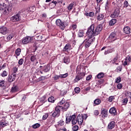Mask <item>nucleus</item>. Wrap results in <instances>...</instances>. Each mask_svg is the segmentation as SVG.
Returning a JSON list of instances; mask_svg holds the SVG:
<instances>
[{
  "label": "nucleus",
  "instance_id": "1",
  "mask_svg": "<svg viewBox=\"0 0 131 131\" xmlns=\"http://www.w3.org/2000/svg\"><path fill=\"white\" fill-rule=\"evenodd\" d=\"M102 29L103 26H102L101 25H99L96 27L94 24H93L89 27L86 33V37L87 38L84 40L83 43L80 45L79 49H82L83 47L82 46L83 43L85 45V48H89V47L92 45V42L95 40V38H92L99 34Z\"/></svg>",
  "mask_w": 131,
  "mask_h": 131
},
{
  "label": "nucleus",
  "instance_id": "2",
  "mask_svg": "<svg viewBox=\"0 0 131 131\" xmlns=\"http://www.w3.org/2000/svg\"><path fill=\"white\" fill-rule=\"evenodd\" d=\"M13 7L11 4H9L8 0L0 1V11L3 12L4 15H8L10 12H12Z\"/></svg>",
  "mask_w": 131,
  "mask_h": 131
},
{
  "label": "nucleus",
  "instance_id": "3",
  "mask_svg": "<svg viewBox=\"0 0 131 131\" xmlns=\"http://www.w3.org/2000/svg\"><path fill=\"white\" fill-rule=\"evenodd\" d=\"M56 23L57 26H59V28H60V29H62V30H64L65 29V28L67 27V26L69 25V21L66 20L62 22V21L60 19H57L56 20Z\"/></svg>",
  "mask_w": 131,
  "mask_h": 131
},
{
  "label": "nucleus",
  "instance_id": "4",
  "mask_svg": "<svg viewBox=\"0 0 131 131\" xmlns=\"http://www.w3.org/2000/svg\"><path fill=\"white\" fill-rule=\"evenodd\" d=\"M62 106H57L55 107V111L52 114L53 117H58L60 116V112L62 110Z\"/></svg>",
  "mask_w": 131,
  "mask_h": 131
},
{
  "label": "nucleus",
  "instance_id": "5",
  "mask_svg": "<svg viewBox=\"0 0 131 131\" xmlns=\"http://www.w3.org/2000/svg\"><path fill=\"white\" fill-rule=\"evenodd\" d=\"M21 20V16L18 13L16 15H14L13 16L11 17V21L12 22H17Z\"/></svg>",
  "mask_w": 131,
  "mask_h": 131
},
{
  "label": "nucleus",
  "instance_id": "6",
  "mask_svg": "<svg viewBox=\"0 0 131 131\" xmlns=\"http://www.w3.org/2000/svg\"><path fill=\"white\" fill-rule=\"evenodd\" d=\"M118 38V37L117 36V34L116 32H112L110 35L108 39L112 41H114V40H116Z\"/></svg>",
  "mask_w": 131,
  "mask_h": 131
},
{
  "label": "nucleus",
  "instance_id": "7",
  "mask_svg": "<svg viewBox=\"0 0 131 131\" xmlns=\"http://www.w3.org/2000/svg\"><path fill=\"white\" fill-rule=\"evenodd\" d=\"M32 41V38L31 37L27 36L23 39L22 42L24 45L29 43Z\"/></svg>",
  "mask_w": 131,
  "mask_h": 131
},
{
  "label": "nucleus",
  "instance_id": "8",
  "mask_svg": "<svg viewBox=\"0 0 131 131\" xmlns=\"http://www.w3.org/2000/svg\"><path fill=\"white\" fill-rule=\"evenodd\" d=\"M16 74H12L11 75H9L8 81L9 82H13L16 79Z\"/></svg>",
  "mask_w": 131,
  "mask_h": 131
},
{
  "label": "nucleus",
  "instance_id": "9",
  "mask_svg": "<svg viewBox=\"0 0 131 131\" xmlns=\"http://www.w3.org/2000/svg\"><path fill=\"white\" fill-rule=\"evenodd\" d=\"M119 9L117 8L115 10V12L111 15V18H117L118 16H119V13H120Z\"/></svg>",
  "mask_w": 131,
  "mask_h": 131
},
{
  "label": "nucleus",
  "instance_id": "10",
  "mask_svg": "<svg viewBox=\"0 0 131 131\" xmlns=\"http://www.w3.org/2000/svg\"><path fill=\"white\" fill-rule=\"evenodd\" d=\"M9 32V30L6 27H2L0 28V33L6 35Z\"/></svg>",
  "mask_w": 131,
  "mask_h": 131
},
{
  "label": "nucleus",
  "instance_id": "11",
  "mask_svg": "<svg viewBox=\"0 0 131 131\" xmlns=\"http://www.w3.org/2000/svg\"><path fill=\"white\" fill-rule=\"evenodd\" d=\"M84 76V74L82 73H80L79 75H78L76 76L75 79H74L75 82H77L78 81H79V80Z\"/></svg>",
  "mask_w": 131,
  "mask_h": 131
},
{
  "label": "nucleus",
  "instance_id": "12",
  "mask_svg": "<svg viewBox=\"0 0 131 131\" xmlns=\"http://www.w3.org/2000/svg\"><path fill=\"white\" fill-rule=\"evenodd\" d=\"M130 56H127L125 58V61H123V65H124V66H126V65H128V64H129V63L130 62Z\"/></svg>",
  "mask_w": 131,
  "mask_h": 131
},
{
  "label": "nucleus",
  "instance_id": "13",
  "mask_svg": "<svg viewBox=\"0 0 131 131\" xmlns=\"http://www.w3.org/2000/svg\"><path fill=\"white\" fill-rule=\"evenodd\" d=\"M77 121L79 124H82V123L83 122V116H82L80 115H78Z\"/></svg>",
  "mask_w": 131,
  "mask_h": 131
},
{
  "label": "nucleus",
  "instance_id": "14",
  "mask_svg": "<svg viewBox=\"0 0 131 131\" xmlns=\"http://www.w3.org/2000/svg\"><path fill=\"white\" fill-rule=\"evenodd\" d=\"M40 67L44 72H49L50 71V66L49 65L45 66L44 67L40 66Z\"/></svg>",
  "mask_w": 131,
  "mask_h": 131
},
{
  "label": "nucleus",
  "instance_id": "15",
  "mask_svg": "<svg viewBox=\"0 0 131 131\" xmlns=\"http://www.w3.org/2000/svg\"><path fill=\"white\" fill-rule=\"evenodd\" d=\"M70 50H71V46H70V44L68 43L63 48V51L64 52H67L68 51H70Z\"/></svg>",
  "mask_w": 131,
  "mask_h": 131
},
{
  "label": "nucleus",
  "instance_id": "16",
  "mask_svg": "<svg viewBox=\"0 0 131 131\" xmlns=\"http://www.w3.org/2000/svg\"><path fill=\"white\" fill-rule=\"evenodd\" d=\"M70 106V105L69 104V103L66 102V103H64L63 106H62V110H63V111H67V109L69 108Z\"/></svg>",
  "mask_w": 131,
  "mask_h": 131
},
{
  "label": "nucleus",
  "instance_id": "17",
  "mask_svg": "<svg viewBox=\"0 0 131 131\" xmlns=\"http://www.w3.org/2000/svg\"><path fill=\"white\" fill-rule=\"evenodd\" d=\"M114 126H115V122L112 121L108 124V128H109V129H112V128H114Z\"/></svg>",
  "mask_w": 131,
  "mask_h": 131
},
{
  "label": "nucleus",
  "instance_id": "18",
  "mask_svg": "<svg viewBox=\"0 0 131 131\" xmlns=\"http://www.w3.org/2000/svg\"><path fill=\"white\" fill-rule=\"evenodd\" d=\"M28 11V10H24L23 11H20L19 12H18L19 15L20 16H23V17H26V16H27V12Z\"/></svg>",
  "mask_w": 131,
  "mask_h": 131
},
{
  "label": "nucleus",
  "instance_id": "19",
  "mask_svg": "<svg viewBox=\"0 0 131 131\" xmlns=\"http://www.w3.org/2000/svg\"><path fill=\"white\" fill-rule=\"evenodd\" d=\"M124 32L126 34L130 33V28L129 27H126L124 28Z\"/></svg>",
  "mask_w": 131,
  "mask_h": 131
},
{
  "label": "nucleus",
  "instance_id": "20",
  "mask_svg": "<svg viewBox=\"0 0 131 131\" xmlns=\"http://www.w3.org/2000/svg\"><path fill=\"white\" fill-rule=\"evenodd\" d=\"M110 113L113 114V115H116V108L115 107H112L110 110Z\"/></svg>",
  "mask_w": 131,
  "mask_h": 131
},
{
  "label": "nucleus",
  "instance_id": "21",
  "mask_svg": "<svg viewBox=\"0 0 131 131\" xmlns=\"http://www.w3.org/2000/svg\"><path fill=\"white\" fill-rule=\"evenodd\" d=\"M63 62L66 64H69V63H70V58H69V57H64Z\"/></svg>",
  "mask_w": 131,
  "mask_h": 131
},
{
  "label": "nucleus",
  "instance_id": "22",
  "mask_svg": "<svg viewBox=\"0 0 131 131\" xmlns=\"http://www.w3.org/2000/svg\"><path fill=\"white\" fill-rule=\"evenodd\" d=\"M102 117H107L108 115H107V110L103 109L101 112Z\"/></svg>",
  "mask_w": 131,
  "mask_h": 131
},
{
  "label": "nucleus",
  "instance_id": "23",
  "mask_svg": "<svg viewBox=\"0 0 131 131\" xmlns=\"http://www.w3.org/2000/svg\"><path fill=\"white\" fill-rule=\"evenodd\" d=\"M105 76V74L103 72L99 73L97 75V77L98 79L103 78Z\"/></svg>",
  "mask_w": 131,
  "mask_h": 131
},
{
  "label": "nucleus",
  "instance_id": "24",
  "mask_svg": "<svg viewBox=\"0 0 131 131\" xmlns=\"http://www.w3.org/2000/svg\"><path fill=\"white\" fill-rule=\"evenodd\" d=\"M18 91V87L17 86H13L11 90V93H16Z\"/></svg>",
  "mask_w": 131,
  "mask_h": 131
},
{
  "label": "nucleus",
  "instance_id": "25",
  "mask_svg": "<svg viewBox=\"0 0 131 131\" xmlns=\"http://www.w3.org/2000/svg\"><path fill=\"white\" fill-rule=\"evenodd\" d=\"M104 19V15L100 14L97 16V19L98 21H101Z\"/></svg>",
  "mask_w": 131,
  "mask_h": 131
},
{
  "label": "nucleus",
  "instance_id": "26",
  "mask_svg": "<svg viewBox=\"0 0 131 131\" xmlns=\"http://www.w3.org/2000/svg\"><path fill=\"white\" fill-rule=\"evenodd\" d=\"M116 22H117L116 19H112V20H110L109 23V25H110V26H113V25H114V24H115Z\"/></svg>",
  "mask_w": 131,
  "mask_h": 131
},
{
  "label": "nucleus",
  "instance_id": "27",
  "mask_svg": "<svg viewBox=\"0 0 131 131\" xmlns=\"http://www.w3.org/2000/svg\"><path fill=\"white\" fill-rule=\"evenodd\" d=\"M37 59V56L36 55H33L31 57L30 60L31 62H34V61H36Z\"/></svg>",
  "mask_w": 131,
  "mask_h": 131
},
{
  "label": "nucleus",
  "instance_id": "28",
  "mask_svg": "<svg viewBox=\"0 0 131 131\" xmlns=\"http://www.w3.org/2000/svg\"><path fill=\"white\" fill-rule=\"evenodd\" d=\"M84 33H83V31L82 30H80L78 33V36L79 37H82L83 36V34Z\"/></svg>",
  "mask_w": 131,
  "mask_h": 131
},
{
  "label": "nucleus",
  "instance_id": "29",
  "mask_svg": "<svg viewBox=\"0 0 131 131\" xmlns=\"http://www.w3.org/2000/svg\"><path fill=\"white\" fill-rule=\"evenodd\" d=\"M20 54H21V49L17 48L15 51V54L16 56H20Z\"/></svg>",
  "mask_w": 131,
  "mask_h": 131
},
{
  "label": "nucleus",
  "instance_id": "30",
  "mask_svg": "<svg viewBox=\"0 0 131 131\" xmlns=\"http://www.w3.org/2000/svg\"><path fill=\"white\" fill-rule=\"evenodd\" d=\"M7 125H8V123H6V122H0V127H5Z\"/></svg>",
  "mask_w": 131,
  "mask_h": 131
},
{
  "label": "nucleus",
  "instance_id": "31",
  "mask_svg": "<svg viewBox=\"0 0 131 131\" xmlns=\"http://www.w3.org/2000/svg\"><path fill=\"white\" fill-rule=\"evenodd\" d=\"M128 102V99L127 98H124L122 100V103L123 105H126Z\"/></svg>",
  "mask_w": 131,
  "mask_h": 131
},
{
  "label": "nucleus",
  "instance_id": "32",
  "mask_svg": "<svg viewBox=\"0 0 131 131\" xmlns=\"http://www.w3.org/2000/svg\"><path fill=\"white\" fill-rule=\"evenodd\" d=\"M39 126H40V124H39V123H36V124H33L32 126V127L33 128H38V127H39Z\"/></svg>",
  "mask_w": 131,
  "mask_h": 131
},
{
  "label": "nucleus",
  "instance_id": "33",
  "mask_svg": "<svg viewBox=\"0 0 131 131\" xmlns=\"http://www.w3.org/2000/svg\"><path fill=\"white\" fill-rule=\"evenodd\" d=\"M73 6H74V4L71 3L68 7V9L69 11H71L72 9H73Z\"/></svg>",
  "mask_w": 131,
  "mask_h": 131
},
{
  "label": "nucleus",
  "instance_id": "34",
  "mask_svg": "<svg viewBox=\"0 0 131 131\" xmlns=\"http://www.w3.org/2000/svg\"><path fill=\"white\" fill-rule=\"evenodd\" d=\"M94 103L95 105H99L101 103V100L100 99H96L94 100Z\"/></svg>",
  "mask_w": 131,
  "mask_h": 131
},
{
  "label": "nucleus",
  "instance_id": "35",
  "mask_svg": "<svg viewBox=\"0 0 131 131\" xmlns=\"http://www.w3.org/2000/svg\"><path fill=\"white\" fill-rule=\"evenodd\" d=\"M48 101L50 102L51 103H54L55 102V99H54V97L51 96L48 98Z\"/></svg>",
  "mask_w": 131,
  "mask_h": 131
},
{
  "label": "nucleus",
  "instance_id": "36",
  "mask_svg": "<svg viewBox=\"0 0 131 131\" xmlns=\"http://www.w3.org/2000/svg\"><path fill=\"white\" fill-rule=\"evenodd\" d=\"M0 86L4 88V86H6V81L4 80L1 81L0 82Z\"/></svg>",
  "mask_w": 131,
  "mask_h": 131
},
{
  "label": "nucleus",
  "instance_id": "37",
  "mask_svg": "<svg viewBox=\"0 0 131 131\" xmlns=\"http://www.w3.org/2000/svg\"><path fill=\"white\" fill-rule=\"evenodd\" d=\"M117 57H115L113 60H112L111 61V63H112V64H116V65H117L118 63H116V61H117Z\"/></svg>",
  "mask_w": 131,
  "mask_h": 131
},
{
  "label": "nucleus",
  "instance_id": "38",
  "mask_svg": "<svg viewBox=\"0 0 131 131\" xmlns=\"http://www.w3.org/2000/svg\"><path fill=\"white\" fill-rule=\"evenodd\" d=\"M8 75V72L7 71H4L3 72V73L1 74V76L2 77H6Z\"/></svg>",
  "mask_w": 131,
  "mask_h": 131
},
{
  "label": "nucleus",
  "instance_id": "39",
  "mask_svg": "<svg viewBox=\"0 0 131 131\" xmlns=\"http://www.w3.org/2000/svg\"><path fill=\"white\" fill-rule=\"evenodd\" d=\"M64 125V121L60 120L58 122V126H62Z\"/></svg>",
  "mask_w": 131,
  "mask_h": 131
},
{
  "label": "nucleus",
  "instance_id": "40",
  "mask_svg": "<svg viewBox=\"0 0 131 131\" xmlns=\"http://www.w3.org/2000/svg\"><path fill=\"white\" fill-rule=\"evenodd\" d=\"M70 28H71V29H72V30H75V29H76V28H77V26H76V24L72 25L70 27Z\"/></svg>",
  "mask_w": 131,
  "mask_h": 131
},
{
  "label": "nucleus",
  "instance_id": "41",
  "mask_svg": "<svg viewBox=\"0 0 131 131\" xmlns=\"http://www.w3.org/2000/svg\"><path fill=\"white\" fill-rule=\"evenodd\" d=\"M13 34H10L7 37V41H9V40H10V39H12L13 38Z\"/></svg>",
  "mask_w": 131,
  "mask_h": 131
},
{
  "label": "nucleus",
  "instance_id": "42",
  "mask_svg": "<svg viewBox=\"0 0 131 131\" xmlns=\"http://www.w3.org/2000/svg\"><path fill=\"white\" fill-rule=\"evenodd\" d=\"M60 78H65L68 76V73L60 75Z\"/></svg>",
  "mask_w": 131,
  "mask_h": 131
},
{
  "label": "nucleus",
  "instance_id": "43",
  "mask_svg": "<svg viewBox=\"0 0 131 131\" xmlns=\"http://www.w3.org/2000/svg\"><path fill=\"white\" fill-rule=\"evenodd\" d=\"M76 94H79L80 93V89L79 88H76L74 90Z\"/></svg>",
  "mask_w": 131,
  "mask_h": 131
},
{
  "label": "nucleus",
  "instance_id": "44",
  "mask_svg": "<svg viewBox=\"0 0 131 131\" xmlns=\"http://www.w3.org/2000/svg\"><path fill=\"white\" fill-rule=\"evenodd\" d=\"M115 99V97H114V96H110L108 98V102H112V101H113V100Z\"/></svg>",
  "mask_w": 131,
  "mask_h": 131
},
{
  "label": "nucleus",
  "instance_id": "45",
  "mask_svg": "<svg viewBox=\"0 0 131 131\" xmlns=\"http://www.w3.org/2000/svg\"><path fill=\"white\" fill-rule=\"evenodd\" d=\"M23 63H24V59L23 58H21L18 61V64L19 65H23Z\"/></svg>",
  "mask_w": 131,
  "mask_h": 131
},
{
  "label": "nucleus",
  "instance_id": "46",
  "mask_svg": "<svg viewBox=\"0 0 131 131\" xmlns=\"http://www.w3.org/2000/svg\"><path fill=\"white\" fill-rule=\"evenodd\" d=\"M120 81H121V77H117V79H116V83H119V82H120Z\"/></svg>",
  "mask_w": 131,
  "mask_h": 131
},
{
  "label": "nucleus",
  "instance_id": "47",
  "mask_svg": "<svg viewBox=\"0 0 131 131\" xmlns=\"http://www.w3.org/2000/svg\"><path fill=\"white\" fill-rule=\"evenodd\" d=\"M29 11L30 12H34V11H35V7L33 6L30 7L29 8Z\"/></svg>",
  "mask_w": 131,
  "mask_h": 131
},
{
  "label": "nucleus",
  "instance_id": "48",
  "mask_svg": "<svg viewBox=\"0 0 131 131\" xmlns=\"http://www.w3.org/2000/svg\"><path fill=\"white\" fill-rule=\"evenodd\" d=\"M72 129L73 131H77L78 130V126L75 125L73 127Z\"/></svg>",
  "mask_w": 131,
  "mask_h": 131
},
{
  "label": "nucleus",
  "instance_id": "49",
  "mask_svg": "<svg viewBox=\"0 0 131 131\" xmlns=\"http://www.w3.org/2000/svg\"><path fill=\"white\" fill-rule=\"evenodd\" d=\"M67 123H69L71 121V118L70 117H68L66 118Z\"/></svg>",
  "mask_w": 131,
  "mask_h": 131
},
{
  "label": "nucleus",
  "instance_id": "50",
  "mask_svg": "<svg viewBox=\"0 0 131 131\" xmlns=\"http://www.w3.org/2000/svg\"><path fill=\"white\" fill-rule=\"evenodd\" d=\"M48 117L49 115L48 114H45L42 117V119L46 120V119H47V118H48Z\"/></svg>",
  "mask_w": 131,
  "mask_h": 131
},
{
  "label": "nucleus",
  "instance_id": "51",
  "mask_svg": "<svg viewBox=\"0 0 131 131\" xmlns=\"http://www.w3.org/2000/svg\"><path fill=\"white\" fill-rule=\"evenodd\" d=\"M117 88L119 90L122 89V84H121V83L118 84V85H117Z\"/></svg>",
  "mask_w": 131,
  "mask_h": 131
},
{
  "label": "nucleus",
  "instance_id": "52",
  "mask_svg": "<svg viewBox=\"0 0 131 131\" xmlns=\"http://www.w3.org/2000/svg\"><path fill=\"white\" fill-rule=\"evenodd\" d=\"M127 7H128V2H127V1H125L124 3V8H126Z\"/></svg>",
  "mask_w": 131,
  "mask_h": 131
},
{
  "label": "nucleus",
  "instance_id": "53",
  "mask_svg": "<svg viewBox=\"0 0 131 131\" xmlns=\"http://www.w3.org/2000/svg\"><path fill=\"white\" fill-rule=\"evenodd\" d=\"M63 104H65V99L64 98L59 102V105H63Z\"/></svg>",
  "mask_w": 131,
  "mask_h": 131
},
{
  "label": "nucleus",
  "instance_id": "54",
  "mask_svg": "<svg viewBox=\"0 0 131 131\" xmlns=\"http://www.w3.org/2000/svg\"><path fill=\"white\" fill-rule=\"evenodd\" d=\"M72 124H76L77 123V120L75 119L72 120Z\"/></svg>",
  "mask_w": 131,
  "mask_h": 131
},
{
  "label": "nucleus",
  "instance_id": "55",
  "mask_svg": "<svg viewBox=\"0 0 131 131\" xmlns=\"http://www.w3.org/2000/svg\"><path fill=\"white\" fill-rule=\"evenodd\" d=\"M60 77H61V76H60L59 75H55L54 77L55 80H57L58 79H59L60 78Z\"/></svg>",
  "mask_w": 131,
  "mask_h": 131
},
{
  "label": "nucleus",
  "instance_id": "56",
  "mask_svg": "<svg viewBox=\"0 0 131 131\" xmlns=\"http://www.w3.org/2000/svg\"><path fill=\"white\" fill-rule=\"evenodd\" d=\"M95 13L93 12H91L89 13V17H94Z\"/></svg>",
  "mask_w": 131,
  "mask_h": 131
},
{
  "label": "nucleus",
  "instance_id": "57",
  "mask_svg": "<svg viewBox=\"0 0 131 131\" xmlns=\"http://www.w3.org/2000/svg\"><path fill=\"white\" fill-rule=\"evenodd\" d=\"M94 113V115H95L96 116H98V115H99V111L97 110L95 111Z\"/></svg>",
  "mask_w": 131,
  "mask_h": 131
},
{
  "label": "nucleus",
  "instance_id": "58",
  "mask_svg": "<svg viewBox=\"0 0 131 131\" xmlns=\"http://www.w3.org/2000/svg\"><path fill=\"white\" fill-rule=\"evenodd\" d=\"M70 117H71V120H73V119H75V118H76L75 115H73Z\"/></svg>",
  "mask_w": 131,
  "mask_h": 131
},
{
  "label": "nucleus",
  "instance_id": "59",
  "mask_svg": "<svg viewBox=\"0 0 131 131\" xmlns=\"http://www.w3.org/2000/svg\"><path fill=\"white\" fill-rule=\"evenodd\" d=\"M13 71L14 73H16V72H17V71H18V69H17V68H14L13 69Z\"/></svg>",
  "mask_w": 131,
  "mask_h": 131
},
{
  "label": "nucleus",
  "instance_id": "60",
  "mask_svg": "<svg viewBox=\"0 0 131 131\" xmlns=\"http://www.w3.org/2000/svg\"><path fill=\"white\" fill-rule=\"evenodd\" d=\"M46 79V77L45 76H41L39 78L40 80H45Z\"/></svg>",
  "mask_w": 131,
  "mask_h": 131
},
{
  "label": "nucleus",
  "instance_id": "61",
  "mask_svg": "<svg viewBox=\"0 0 131 131\" xmlns=\"http://www.w3.org/2000/svg\"><path fill=\"white\" fill-rule=\"evenodd\" d=\"M92 78V75H89L86 77V80H90Z\"/></svg>",
  "mask_w": 131,
  "mask_h": 131
},
{
  "label": "nucleus",
  "instance_id": "62",
  "mask_svg": "<svg viewBox=\"0 0 131 131\" xmlns=\"http://www.w3.org/2000/svg\"><path fill=\"white\" fill-rule=\"evenodd\" d=\"M42 18H47V14L46 13H43L42 14Z\"/></svg>",
  "mask_w": 131,
  "mask_h": 131
},
{
  "label": "nucleus",
  "instance_id": "63",
  "mask_svg": "<svg viewBox=\"0 0 131 131\" xmlns=\"http://www.w3.org/2000/svg\"><path fill=\"white\" fill-rule=\"evenodd\" d=\"M107 54H109V51L107 50L106 51H105L104 55H107Z\"/></svg>",
  "mask_w": 131,
  "mask_h": 131
},
{
  "label": "nucleus",
  "instance_id": "64",
  "mask_svg": "<svg viewBox=\"0 0 131 131\" xmlns=\"http://www.w3.org/2000/svg\"><path fill=\"white\" fill-rule=\"evenodd\" d=\"M90 90H91V88L90 87H88V88H86L85 89V91H90Z\"/></svg>",
  "mask_w": 131,
  "mask_h": 131
}]
</instances>
